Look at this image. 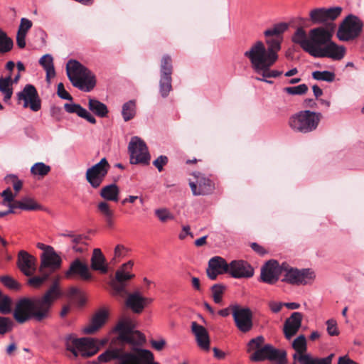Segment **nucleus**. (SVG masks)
<instances>
[{
  "mask_svg": "<svg viewBox=\"0 0 364 364\" xmlns=\"http://www.w3.org/2000/svg\"><path fill=\"white\" fill-rule=\"evenodd\" d=\"M340 6L316 8L309 12L312 24H323L309 30L307 33L302 26L298 27L291 36V41L314 58H328L334 60H341L346 53V48L332 41L336 28L333 21L341 15Z\"/></svg>",
  "mask_w": 364,
  "mask_h": 364,
  "instance_id": "f257e3e1",
  "label": "nucleus"
},
{
  "mask_svg": "<svg viewBox=\"0 0 364 364\" xmlns=\"http://www.w3.org/2000/svg\"><path fill=\"white\" fill-rule=\"evenodd\" d=\"M61 295L58 279L41 297H23L16 304L14 318L18 323L33 319L41 322L50 316L53 301Z\"/></svg>",
  "mask_w": 364,
  "mask_h": 364,
  "instance_id": "f03ea898",
  "label": "nucleus"
},
{
  "mask_svg": "<svg viewBox=\"0 0 364 364\" xmlns=\"http://www.w3.org/2000/svg\"><path fill=\"white\" fill-rule=\"evenodd\" d=\"M282 40L283 37H266L267 48L258 41L244 53V56L259 68L273 65L278 59L277 53L281 50Z\"/></svg>",
  "mask_w": 364,
  "mask_h": 364,
  "instance_id": "7ed1b4c3",
  "label": "nucleus"
},
{
  "mask_svg": "<svg viewBox=\"0 0 364 364\" xmlns=\"http://www.w3.org/2000/svg\"><path fill=\"white\" fill-rule=\"evenodd\" d=\"M67 75L73 85L84 92L91 91L96 84L95 77L85 66L75 60L66 65Z\"/></svg>",
  "mask_w": 364,
  "mask_h": 364,
  "instance_id": "20e7f679",
  "label": "nucleus"
},
{
  "mask_svg": "<svg viewBox=\"0 0 364 364\" xmlns=\"http://www.w3.org/2000/svg\"><path fill=\"white\" fill-rule=\"evenodd\" d=\"M322 114L310 110H302L292 114L288 124L294 132L307 134L316 130Z\"/></svg>",
  "mask_w": 364,
  "mask_h": 364,
  "instance_id": "39448f33",
  "label": "nucleus"
},
{
  "mask_svg": "<svg viewBox=\"0 0 364 364\" xmlns=\"http://www.w3.org/2000/svg\"><path fill=\"white\" fill-rule=\"evenodd\" d=\"M68 350L70 351L75 357L81 355L87 358L95 355L99 350L96 341L93 338H76L70 335L65 339Z\"/></svg>",
  "mask_w": 364,
  "mask_h": 364,
  "instance_id": "423d86ee",
  "label": "nucleus"
},
{
  "mask_svg": "<svg viewBox=\"0 0 364 364\" xmlns=\"http://www.w3.org/2000/svg\"><path fill=\"white\" fill-rule=\"evenodd\" d=\"M134 321L129 317L124 316L119 321L114 331L119 333V339L122 341L140 345L145 341V338L141 333L134 331Z\"/></svg>",
  "mask_w": 364,
  "mask_h": 364,
  "instance_id": "0eeeda50",
  "label": "nucleus"
},
{
  "mask_svg": "<svg viewBox=\"0 0 364 364\" xmlns=\"http://www.w3.org/2000/svg\"><path fill=\"white\" fill-rule=\"evenodd\" d=\"M363 23L356 16L350 14L340 24L337 37L342 41H350L358 38L363 29Z\"/></svg>",
  "mask_w": 364,
  "mask_h": 364,
  "instance_id": "6e6552de",
  "label": "nucleus"
},
{
  "mask_svg": "<svg viewBox=\"0 0 364 364\" xmlns=\"http://www.w3.org/2000/svg\"><path fill=\"white\" fill-rule=\"evenodd\" d=\"M282 268L284 278L282 281L292 285H305L315 278L314 272L310 269H299L290 267L286 262H283Z\"/></svg>",
  "mask_w": 364,
  "mask_h": 364,
  "instance_id": "1a4fd4ad",
  "label": "nucleus"
},
{
  "mask_svg": "<svg viewBox=\"0 0 364 364\" xmlns=\"http://www.w3.org/2000/svg\"><path fill=\"white\" fill-rule=\"evenodd\" d=\"M131 164L148 165L151 160L146 143L139 136H133L128 145Z\"/></svg>",
  "mask_w": 364,
  "mask_h": 364,
  "instance_id": "9d476101",
  "label": "nucleus"
},
{
  "mask_svg": "<svg viewBox=\"0 0 364 364\" xmlns=\"http://www.w3.org/2000/svg\"><path fill=\"white\" fill-rule=\"evenodd\" d=\"M134 262L129 260L123 264L116 272L115 277L111 281L110 285L114 296H124L128 294L126 290L127 282L134 277V274L129 273L127 270L132 269Z\"/></svg>",
  "mask_w": 364,
  "mask_h": 364,
  "instance_id": "9b49d317",
  "label": "nucleus"
},
{
  "mask_svg": "<svg viewBox=\"0 0 364 364\" xmlns=\"http://www.w3.org/2000/svg\"><path fill=\"white\" fill-rule=\"evenodd\" d=\"M110 165L106 158L87 168L85 173L87 181L93 188H99L108 173Z\"/></svg>",
  "mask_w": 364,
  "mask_h": 364,
  "instance_id": "f8f14e48",
  "label": "nucleus"
},
{
  "mask_svg": "<svg viewBox=\"0 0 364 364\" xmlns=\"http://www.w3.org/2000/svg\"><path fill=\"white\" fill-rule=\"evenodd\" d=\"M172 59L171 56L165 55L161 60L160 66L159 92L163 97H166L172 90Z\"/></svg>",
  "mask_w": 364,
  "mask_h": 364,
  "instance_id": "ddd939ff",
  "label": "nucleus"
},
{
  "mask_svg": "<svg viewBox=\"0 0 364 364\" xmlns=\"http://www.w3.org/2000/svg\"><path fill=\"white\" fill-rule=\"evenodd\" d=\"M232 317L237 328L243 333L249 332L253 326L252 312L247 307L239 305L230 306Z\"/></svg>",
  "mask_w": 364,
  "mask_h": 364,
  "instance_id": "4468645a",
  "label": "nucleus"
},
{
  "mask_svg": "<svg viewBox=\"0 0 364 364\" xmlns=\"http://www.w3.org/2000/svg\"><path fill=\"white\" fill-rule=\"evenodd\" d=\"M17 101L18 104L23 102V107L24 108L30 107L33 112H38L41 109V102L39 98L37 90L36 87L31 85H26L23 89L17 93Z\"/></svg>",
  "mask_w": 364,
  "mask_h": 364,
  "instance_id": "2eb2a0df",
  "label": "nucleus"
},
{
  "mask_svg": "<svg viewBox=\"0 0 364 364\" xmlns=\"http://www.w3.org/2000/svg\"><path fill=\"white\" fill-rule=\"evenodd\" d=\"M119 364H159L154 362L153 353L148 350L136 348L122 355Z\"/></svg>",
  "mask_w": 364,
  "mask_h": 364,
  "instance_id": "dca6fc26",
  "label": "nucleus"
},
{
  "mask_svg": "<svg viewBox=\"0 0 364 364\" xmlns=\"http://www.w3.org/2000/svg\"><path fill=\"white\" fill-rule=\"evenodd\" d=\"M283 263L279 265L277 260L271 259L267 262L261 269V280L269 284H275L283 273Z\"/></svg>",
  "mask_w": 364,
  "mask_h": 364,
  "instance_id": "f3484780",
  "label": "nucleus"
},
{
  "mask_svg": "<svg viewBox=\"0 0 364 364\" xmlns=\"http://www.w3.org/2000/svg\"><path fill=\"white\" fill-rule=\"evenodd\" d=\"M333 355L323 358H314L309 354H304V353L296 352L293 355V359L294 362L296 360L301 364H331V360ZM338 364H358L353 360L346 358L340 357L338 359Z\"/></svg>",
  "mask_w": 364,
  "mask_h": 364,
  "instance_id": "a211bd4d",
  "label": "nucleus"
},
{
  "mask_svg": "<svg viewBox=\"0 0 364 364\" xmlns=\"http://www.w3.org/2000/svg\"><path fill=\"white\" fill-rule=\"evenodd\" d=\"M62 263L60 257L55 250L51 252H43L41 255L39 272H49V275L60 269Z\"/></svg>",
  "mask_w": 364,
  "mask_h": 364,
  "instance_id": "6ab92c4d",
  "label": "nucleus"
},
{
  "mask_svg": "<svg viewBox=\"0 0 364 364\" xmlns=\"http://www.w3.org/2000/svg\"><path fill=\"white\" fill-rule=\"evenodd\" d=\"M36 258L25 250H21L17 256V267L26 276L33 275L36 270Z\"/></svg>",
  "mask_w": 364,
  "mask_h": 364,
  "instance_id": "aec40b11",
  "label": "nucleus"
},
{
  "mask_svg": "<svg viewBox=\"0 0 364 364\" xmlns=\"http://www.w3.org/2000/svg\"><path fill=\"white\" fill-rule=\"evenodd\" d=\"M228 273L234 278H250L254 275V269L246 261L233 260L229 264Z\"/></svg>",
  "mask_w": 364,
  "mask_h": 364,
  "instance_id": "412c9836",
  "label": "nucleus"
},
{
  "mask_svg": "<svg viewBox=\"0 0 364 364\" xmlns=\"http://www.w3.org/2000/svg\"><path fill=\"white\" fill-rule=\"evenodd\" d=\"M196 178V182H190L189 185L194 196H204L210 194L215 188L214 183L211 180L204 177L200 173L194 174Z\"/></svg>",
  "mask_w": 364,
  "mask_h": 364,
  "instance_id": "4be33fe9",
  "label": "nucleus"
},
{
  "mask_svg": "<svg viewBox=\"0 0 364 364\" xmlns=\"http://www.w3.org/2000/svg\"><path fill=\"white\" fill-rule=\"evenodd\" d=\"M302 319L303 315L300 312H293L286 319L284 323L283 332L287 340H290L297 333L301 328Z\"/></svg>",
  "mask_w": 364,
  "mask_h": 364,
  "instance_id": "5701e85b",
  "label": "nucleus"
},
{
  "mask_svg": "<svg viewBox=\"0 0 364 364\" xmlns=\"http://www.w3.org/2000/svg\"><path fill=\"white\" fill-rule=\"evenodd\" d=\"M65 277L67 279L79 277L83 280H89L91 279V274L87 265L79 259H76L70 263L69 269L65 273Z\"/></svg>",
  "mask_w": 364,
  "mask_h": 364,
  "instance_id": "b1692460",
  "label": "nucleus"
},
{
  "mask_svg": "<svg viewBox=\"0 0 364 364\" xmlns=\"http://www.w3.org/2000/svg\"><path fill=\"white\" fill-rule=\"evenodd\" d=\"M228 269L229 264L223 258L216 256L209 260L206 272L209 279L215 280L219 274L228 273Z\"/></svg>",
  "mask_w": 364,
  "mask_h": 364,
  "instance_id": "393cba45",
  "label": "nucleus"
},
{
  "mask_svg": "<svg viewBox=\"0 0 364 364\" xmlns=\"http://www.w3.org/2000/svg\"><path fill=\"white\" fill-rule=\"evenodd\" d=\"M191 331L196 337L198 346L204 350L210 349V338L207 330L196 321L191 323Z\"/></svg>",
  "mask_w": 364,
  "mask_h": 364,
  "instance_id": "a878e982",
  "label": "nucleus"
},
{
  "mask_svg": "<svg viewBox=\"0 0 364 364\" xmlns=\"http://www.w3.org/2000/svg\"><path fill=\"white\" fill-rule=\"evenodd\" d=\"M151 302V299L141 296L139 292L136 291L128 295L126 305L135 313H141L146 305Z\"/></svg>",
  "mask_w": 364,
  "mask_h": 364,
  "instance_id": "bb28decb",
  "label": "nucleus"
},
{
  "mask_svg": "<svg viewBox=\"0 0 364 364\" xmlns=\"http://www.w3.org/2000/svg\"><path fill=\"white\" fill-rule=\"evenodd\" d=\"M108 312L105 309L98 311L92 316L90 323L84 328L83 331L86 334H92L99 330L107 321Z\"/></svg>",
  "mask_w": 364,
  "mask_h": 364,
  "instance_id": "cd10ccee",
  "label": "nucleus"
},
{
  "mask_svg": "<svg viewBox=\"0 0 364 364\" xmlns=\"http://www.w3.org/2000/svg\"><path fill=\"white\" fill-rule=\"evenodd\" d=\"M90 262V267L92 269L98 271L102 274L107 273L108 267L106 262V259L100 249L95 248L93 250Z\"/></svg>",
  "mask_w": 364,
  "mask_h": 364,
  "instance_id": "c85d7f7f",
  "label": "nucleus"
},
{
  "mask_svg": "<svg viewBox=\"0 0 364 364\" xmlns=\"http://www.w3.org/2000/svg\"><path fill=\"white\" fill-rule=\"evenodd\" d=\"M65 110L68 113H75L78 117L86 119L90 123L95 124H96L95 118L85 108L78 104H69L66 103L64 105Z\"/></svg>",
  "mask_w": 364,
  "mask_h": 364,
  "instance_id": "c756f323",
  "label": "nucleus"
},
{
  "mask_svg": "<svg viewBox=\"0 0 364 364\" xmlns=\"http://www.w3.org/2000/svg\"><path fill=\"white\" fill-rule=\"evenodd\" d=\"M33 23L26 18H22L16 34V44L19 48H24L26 46V37L28 31L31 28Z\"/></svg>",
  "mask_w": 364,
  "mask_h": 364,
  "instance_id": "7c9ffc66",
  "label": "nucleus"
},
{
  "mask_svg": "<svg viewBox=\"0 0 364 364\" xmlns=\"http://www.w3.org/2000/svg\"><path fill=\"white\" fill-rule=\"evenodd\" d=\"M119 188L115 183L104 186L100 193L106 200L117 202L119 200Z\"/></svg>",
  "mask_w": 364,
  "mask_h": 364,
  "instance_id": "2f4dec72",
  "label": "nucleus"
},
{
  "mask_svg": "<svg viewBox=\"0 0 364 364\" xmlns=\"http://www.w3.org/2000/svg\"><path fill=\"white\" fill-rule=\"evenodd\" d=\"M267 360L276 362L277 364H287V353L284 350H279L268 344Z\"/></svg>",
  "mask_w": 364,
  "mask_h": 364,
  "instance_id": "473e14b6",
  "label": "nucleus"
},
{
  "mask_svg": "<svg viewBox=\"0 0 364 364\" xmlns=\"http://www.w3.org/2000/svg\"><path fill=\"white\" fill-rule=\"evenodd\" d=\"M97 210L103 216L107 225L112 227L114 225V210L111 209L110 205L106 201L100 202L97 204Z\"/></svg>",
  "mask_w": 364,
  "mask_h": 364,
  "instance_id": "72a5a7b5",
  "label": "nucleus"
},
{
  "mask_svg": "<svg viewBox=\"0 0 364 364\" xmlns=\"http://www.w3.org/2000/svg\"><path fill=\"white\" fill-rule=\"evenodd\" d=\"M88 108L93 114L102 118L105 117L108 113L107 105L96 99H89Z\"/></svg>",
  "mask_w": 364,
  "mask_h": 364,
  "instance_id": "f704fd0d",
  "label": "nucleus"
},
{
  "mask_svg": "<svg viewBox=\"0 0 364 364\" xmlns=\"http://www.w3.org/2000/svg\"><path fill=\"white\" fill-rule=\"evenodd\" d=\"M39 64L46 72V79L48 81L55 75V71L53 64V58L51 55L46 54L39 60Z\"/></svg>",
  "mask_w": 364,
  "mask_h": 364,
  "instance_id": "c9c22d12",
  "label": "nucleus"
},
{
  "mask_svg": "<svg viewBox=\"0 0 364 364\" xmlns=\"http://www.w3.org/2000/svg\"><path fill=\"white\" fill-rule=\"evenodd\" d=\"M11 73L7 77H0V91L4 95V102L9 100L13 94Z\"/></svg>",
  "mask_w": 364,
  "mask_h": 364,
  "instance_id": "e433bc0d",
  "label": "nucleus"
},
{
  "mask_svg": "<svg viewBox=\"0 0 364 364\" xmlns=\"http://www.w3.org/2000/svg\"><path fill=\"white\" fill-rule=\"evenodd\" d=\"M16 206L23 210H41L42 206L38 204L33 198L24 197L21 200H16Z\"/></svg>",
  "mask_w": 364,
  "mask_h": 364,
  "instance_id": "4c0bfd02",
  "label": "nucleus"
},
{
  "mask_svg": "<svg viewBox=\"0 0 364 364\" xmlns=\"http://www.w3.org/2000/svg\"><path fill=\"white\" fill-rule=\"evenodd\" d=\"M136 112V101L129 100L125 102L122 106V115L125 122L133 119Z\"/></svg>",
  "mask_w": 364,
  "mask_h": 364,
  "instance_id": "58836bf2",
  "label": "nucleus"
},
{
  "mask_svg": "<svg viewBox=\"0 0 364 364\" xmlns=\"http://www.w3.org/2000/svg\"><path fill=\"white\" fill-rule=\"evenodd\" d=\"M289 25L287 23H279L272 28L267 29L264 32L265 37H283L282 34L288 29Z\"/></svg>",
  "mask_w": 364,
  "mask_h": 364,
  "instance_id": "ea45409f",
  "label": "nucleus"
},
{
  "mask_svg": "<svg viewBox=\"0 0 364 364\" xmlns=\"http://www.w3.org/2000/svg\"><path fill=\"white\" fill-rule=\"evenodd\" d=\"M13 46L12 39L0 28V54H5L11 51Z\"/></svg>",
  "mask_w": 364,
  "mask_h": 364,
  "instance_id": "a19ab883",
  "label": "nucleus"
},
{
  "mask_svg": "<svg viewBox=\"0 0 364 364\" xmlns=\"http://www.w3.org/2000/svg\"><path fill=\"white\" fill-rule=\"evenodd\" d=\"M50 166L43 162L36 163L31 168V173L33 176L43 177L50 171Z\"/></svg>",
  "mask_w": 364,
  "mask_h": 364,
  "instance_id": "79ce46f5",
  "label": "nucleus"
},
{
  "mask_svg": "<svg viewBox=\"0 0 364 364\" xmlns=\"http://www.w3.org/2000/svg\"><path fill=\"white\" fill-rule=\"evenodd\" d=\"M312 77L316 80L331 82L334 81L336 75L334 73L328 70H316L312 73Z\"/></svg>",
  "mask_w": 364,
  "mask_h": 364,
  "instance_id": "37998d69",
  "label": "nucleus"
},
{
  "mask_svg": "<svg viewBox=\"0 0 364 364\" xmlns=\"http://www.w3.org/2000/svg\"><path fill=\"white\" fill-rule=\"evenodd\" d=\"M121 357L122 355H120L119 350H107L105 352L98 356L97 362L107 363L116 358H119L121 360Z\"/></svg>",
  "mask_w": 364,
  "mask_h": 364,
  "instance_id": "c03bdc74",
  "label": "nucleus"
},
{
  "mask_svg": "<svg viewBox=\"0 0 364 364\" xmlns=\"http://www.w3.org/2000/svg\"><path fill=\"white\" fill-rule=\"evenodd\" d=\"M252 69L257 73H261L264 77H277L282 74V71L278 70H270V68L272 65H269L267 68H257L254 64H251Z\"/></svg>",
  "mask_w": 364,
  "mask_h": 364,
  "instance_id": "a18cd8bd",
  "label": "nucleus"
},
{
  "mask_svg": "<svg viewBox=\"0 0 364 364\" xmlns=\"http://www.w3.org/2000/svg\"><path fill=\"white\" fill-rule=\"evenodd\" d=\"M49 272H40L39 276L30 278L28 283L30 286L34 288H38L41 287L49 278Z\"/></svg>",
  "mask_w": 364,
  "mask_h": 364,
  "instance_id": "49530a36",
  "label": "nucleus"
},
{
  "mask_svg": "<svg viewBox=\"0 0 364 364\" xmlns=\"http://www.w3.org/2000/svg\"><path fill=\"white\" fill-rule=\"evenodd\" d=\"M268 344L264 346L263 347L257 349L255 352L250 356V360L254 362L262 361L264 360H267L268 356Z\"/></svg>",
  "mask_w": 364,
  "mask_h": 364,
  "instance_id": "de8ad7c7",
  "label": "nucleus"
},
{
  "mask_svg": "<svg viewBox=\"0 0 364 364\" xmlns=\"http://www.w3.org/2000/svg\"><path fill=\"white\" fill-rule=\"evenodd\" d=\"M292 347L295 351L305 353L306 350V339L304 335L299 336L292 343Z\"/></svg>",
  "mask_w": 364,
  "mask_h": 364,
  "instance_id": "09e8293b",
  "label": "nucleus"
},
{
  "mask_svg": "<svg viewBox=\"0 0 364 364\" xmlns=\"http://www.w3.org/2000/svg\"><path fill=\"white\" fill-rule=\"evenodd\" d=\"M283 90L289 95H301L308 91V87L306 84H301L298 86L284 87Z\"/></svg>",
  "mask_w": 364,
  "mask_h": 364,
  "instance_id": "8fccbe9b",
  "label": "nucleus"
},
{
  "mask_svg": "<svg viewBox=\"0 0 364 364\" xmlns=\"http://www.w3.org/2000/svg\"><path fill=\"white\" fill-rule=\"evenodd\" d=\"M11 298L3 294L0 299V313L2 314H8L11 311Z\"/></svg>",
  "mask_w": 364,
  "mask_h": 364,
  "instance_id": "3c124183",
  "label": "nucleus"
},
{
  "mask_svg": "<svg viewBox=\"0 0 364 364\" xmlns=\"http://www.w3.org/2000/svg\"><path fill=\"white\" fill-rule=\"evenodd\" d=\"M13 321L7 317L0 316V334L4 335L11 331L13 328Z\"/></svg>",
  "mask_w": 364,
  "mask_h": 364,
  "instance_id": "603ef678",
  "label": "nucleus"
},
{
  "mask_svg": "<svg viewBox=\"0 0 364 364\" xmlns=\"http://www.w3.org/2000/svg\"><path fill=\"white\" fill-rule=\"evenodd\" d=\"M0 282L7 288L13 290H17L19 289V284L9 276H2L0 277Z\"/></svg>",
  "mask_w": 364,
  "mask_h": 364,
  "instance_id": "864d4df0",
  "label": "nucleus"
},
{
  "mask_svg": "<svg viewBox=\"0 0 364 364\" xmlns=\"http://www.w3.org/2000/svg\"><path fill=\"white\" fill-rule=\"evenodd\" d=\"M264 342V338L262 336H257L255 338L251 339L247 343V352H250L254 350L260 348L261 346Z\"/></svg>",
  "mask_w": 364,
  "mask_h": 364,
  "instance_id": "5fc2aeb1",
  "label": "nucleus"
},
{
  "mask_svg": "<svg viewBox=\"0 0 364 364\" xmlns=\"http://www.w3.org/2000/svg\"><path fill=\"white\" fill-rule=\"evenodd\" d=\"M223 291L224 287L220 284H214L212 287L213 299L216 304H220L222 301Z\"/></svg>",
  "mask_w": 364,
  "mask_h": 364,
  "instance_id": "6e6d98bb",
  "label": "nucleus"
},
{
  "mask_svg": "<svg viewBox=\"0 0 364 364\" xmlns=\"http://www.w3.org/2000/svg\"><path fill=\"white\" fill-rule=\"evenodd\" d=\"M154 213L161 222H166L173 218L172 214L166 208L156 209Z\"/></svg>",
  "mask_w": 364,
  "mask_h": 364,
  "instance_id": "4d7b16f0",
  "label": "nucleus"
},
{
  "mask_svg": "<svg viewBox=\"0 0 364 364\" xmlns=\"http://www.w3.org/2000/svg\"><path fill=\"white\" fill-rule=\"evenodd\" d=\"M327 332L329 336H335L339 334V331L337 327L336 321L334 319H328L326 321Z\"/></svg>",
  "mask_w": 364,
  "mask_h": 364,
  "instance_id": "13d9d810",
  "label": "nucleus"
},
{
  "mask_svg": "<svg viewBox=\"0 0 364 364\" xmlns=\"http://www.w3.org/2000/svg\"><path fill=\"white\" fill-rule=\"evenodd\" d=\"M6 179L7 181V183H12L14 189L16 192H18L21 189L23 183L15 175H10L7 176Z\"/></svg>",
  "mask_w": 364,
  "mask_h": 364,
  "instance_id": "bf43d9fd",
  "label": "nucleus"
},
{
  "mask_svg": "<svg viewBox=\"0 0 364 364\" xmlns=\"http://www.w3.org/2000/svg\"><path fill=\"white\" fill-rule=\"evenodd\" d=\"M57 94L61 99L70 101L73 100V97L65 90L64 85L62 82L58 85Z\"/></svg>",
  "mask_w": 364,
  "mask_h": 364,
  "instance_id": "052dcab7",
  "label": "nucleus"
},
{
  "mask_svg": "<svg viewBox=\"0 0 364 364\" xmlns=\"http://www.w3.org/2000/svg\"><path fill=\"white\" fill-rule=\"evenodd\" d=\"M167 163V156L161 155L154 161L153 164L156 167L159 171H161L163 170L164 166H165Z\"/></svg>",
  "mask_w": 364,
  "mask_h": 364,
  "instance_id": "680f3d73",
  "label": "nucleus"
},
{
  "mask_svg": "<svg viewBox=\"0 0 364 364\" xmlns=\"http://www.w3.org/2000/svg\"><path fill=\"white\" fill-rule=\"evenodd\" d=\"M127 249L124 245H117L114 248V258L113 259H117L120 257H123L126 255Z\"/></svg>",
  "mask_w": 364,
  "mask_h": 364,
  "instance_id": "e2e57ef3",
  "label": "nucleus"
},
{
  "mask_svg": "<svg viewBox=\"0 0 364 364\" xmlns=\"http://www.w3.org/2000/svg\"><path fill=\"white\" fill-rule=\"evenodd\" d=\"M150 344L151 347L156 350L160 351L161 350L166 346V341L163 338L159 340H151Z\"/></svg>",
  "mask_w": 364,
  "mask_h": 364,
  "instance_id": "0e129e2a",
  "label": "nucleus"
},
{
  "mask_svg": "<svg viewBox=\"0 0 364 364\" xmlns=\"http://www.w3.org/2000/svg\"><path fill=\"white\" fill-rule=\"evenodd\" d=\"M1 196L4 198L3 204L6 205V202L11 203L14 201L15 195L12 193L10 188H6L1 193Z\"/></svg>",
  "mask_w": 364,
  "mask_h": 364,
  "instance_id": "69168bd1",
  "label": "nucleus"
},
{
  "mask_svg": "<svg viewBox=\"0 0 364 364\" xmlns=\"http://www.w3.org/2000/svg\"><path fill=\"white\" fill-rule=\"evenodd\" d=\"M268 306L273 313H278L281 311L282 306H284V303L270 301L268 303Z\"/></svg>",
  "mask_w": 364,
  "mask_h": 364,
  "instance_id": "338daca9",
  "label": "nucleus"
},
{
  "mask_svg": "<svg viewBox=\"0 0 364 364\" xmlns=\"http://www.w3.org/2000/svg\"><path fill=\"white\" fill-rule=\"evenodd\" d=\"M252 249L257 253L260 256H264L266 254H267V251L264 249V247L261 246L260 245L257 244V242H252L251 244Z\"/></svg>",
  "mask_w": 364,
  "mask_h": 364,
  "instance_id": "774afa93",
  "label": "nucleus"
}]
</instances>
